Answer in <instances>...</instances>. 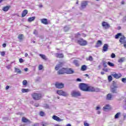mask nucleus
Returning a JSON list of instances; mask_svg holds the SVG:
<instances>
[{
	"label": "nucleus",
	"instance_id": "obj_1",
	"mask_svg": "<svg viewBox=\"0 0 126 126\" xmlns=\"http://www.w3.org/2000/svg\"><path fill=\"white\" fill-rule=\"evenodd\" d=\"M31 96L32 99L35 101H38V100H41L42 99L43 95L41 93H33L32 94Z\"/></svg>",
	"mask_w": 126,
	"mask_h": 126
},
{
	"label": "nucleus",
	"instance_id": "obj_2",
	"mask_svg": "<svg viewBox=\"0 0 126 126\" xmlns=\"http://www.w3.org/2000/svg\"><path fill=\"white\" fill-rule=\"evenodd\" d=\"M79 88L80 90H82V91L87 92L88 91V84L81 83L79 85Z\"/></svg>",
	"mask_w": 126,
	"mask_h": 126
},
{
	"label": "nucleus",
	"instance_id": "obj_3",
	"mask_svg": "<svg viewBox=\"0 0 126 126\" xmlns=\"http://www.w3.org/2000/svg\"><path fill=\"white\" fill-rule=\"evenodd\" d=\"M118 87L116 85V82H113L112 85L110 87V91L112 93L114 94H118V90H117Z\"/></svg>",
	"mask_w": 126,
	"mask_h": 126
},
{
	"label": "nucleus",
	"instance_id": "obj_4",
	"mask_svg": "<svg viewBox=\"0 0 126 126\" xmlns=\"http://www.w3.org/2000/svg\"><path fill=\"white\" fill-rule=\"evenodd\" d=\"M55 70H59L58 72V74H63V64H59L58 65H57L55 67Z\"/></svg>",
	"mask_w": 126,
	"mask_h": 126
},
{
	"label": "nucleus",
	"instance_id": "obj_5",
	"mask_svg": "<svg viewBox=\"0 0 126 126\" xmlns=\"http://www.w3.org/2000/svg\"><path fill=\"white\" fill-rule=\"evenodd\" d=\"M71 96L74 98H77V97H80L81 96V93L79 91H72L71 92Z\"/></svg>",
	"mask_w": 126,
	"mask_h": 126
},
{
	"label": "nucleus",
	"instance_id": "obj_6",
	"mask_svg": "<svg viewBox=\"0 0 126 126\" xmlns=\"http://www.w3.org/2000/svg\"><path fill=\"white\" fill-rule=\"evenodd\" d=\"M64 73H66V74H73L74 73V70L72 69L71 68H63Z\"/></svg>",
	"mask_w": 126,
	"mask_h": 126
},
{
	"label": "nucleus",
	"instance_id": "obj_7",
	"mask_svg": "<svg viewBox=\"0 0 126 126\" xmlns=\"http://www.w3.org/2000/svg\"><path fill=\"white\" fill-rule=\"evenodd\" d=\"M78 44L80 45V46H86L87 45V41L83 39V38H80L77 41Z\"/></svg>",
	"mask_w": 126,
	"mask_h": 126
},
{
	"label": "nucleus",
	"instance_id": "obj_8",
	"mask_svg": "<svg viewBox=\"0 0 126 126\" xmlns=\"http://www.w3.org/2000/svg\"><path fill=\"white\" fill-rule=\"evenodd\" d=\"M88 90L87 92L90 91L91 92H95V91H99V89H95V88L91 86H88Z\"/></svg>",
	"mask_w": 126,
	"mask_h": 126
},
{
	"label": "nucleus",
	"instance_id": "obj_9",
	"mask_svg": "<svg viewBox=\"0 0 126 126\" xmlns=\"http://www.w3.org/2000/svg\"><path fill=\"white\" fill-rule=\"evenodd\" d=\"M55 87H56V88H58L59 89H61V88H63V84L62 83L56 82L55 83Z\"/></svg>",
	"mask_w": 126,
	"mask_h": 126
},
{
	"label": "nucleus",
	"instance_id": "obj_10",
	"mask_svg": "<svg viewBox=\"0 0 126 126\" xmlns=\"http://www.w3.org/2000/svg\"><path fill=\"white\" fill-rule=\"evenodd\" d=\"M52 119L54 120V121H56V122H63V120L61 119L60 117L56 116V115H53L52 116Z\"/></svg>",
	"mask_w": 126,
	"mask_h": 126
},
{
	"label": "nucleus",
	"instance_id": "obj_11",
	"mask_svg": "<svg viewBox=\"0 0 126 126\" xmlns=\"http://www.w3.org/2000/svg\"><path fill=\"white\" fill-rule=\"evenodd\" d=\"M102 26L103 27L105 28V29H109V28H110V27H111L110 25H109V24H108V23H107L106 22H103Z\"/></svg>",
	"mask_w": 126,
	"mask_h": 126
},
{
	"label": "nucleus",
	"instance_id": "obj_12",
	"mask_svg": "<svg viewBox=\"0 0 126 126\" xmlns=\"http://www.w3.org/2000/svg\"><path fill=\"white\" fill-rule=\"evenodd\" d=\"M22 122L24 123H28L29 124H31V121H30V120L26 118L25 117H23L22 118Z\"/></svg>",
	"mask_w": 126,
	"mask_h": 126
},
{
	"label": "nucleus",
	"instance_id": "obj_13",
	"mask_svg": "<svg viewBox=\"0 0 126 126\" xmlns=\"http://www.w3.org/2000/svg\"><path fill=\"white\" fill-rule=\"evenodd\" d=\"M112 76H113V77L114 78H116V79H119V78H121V77H122V75L121 73L119 74H112Z\"/></svg>",
	"mask_w": 126,
	"mask_h": 126
},
{
	"label": "nucleus",
	"instance_id": "obj_14",
	"mask_svg": "<svg viewBox=\"0 0 126 126\" xmlns=\"http://www.w3.org/2000/svg\"><path fill=\"white\" fill-rule=\"evenodd\" d=\"M108 50H109V45L104 44L102 48V51L103 52H107Z\"/></svg>",
	"mask_w": 126,
	"mask_h": 126
},
{
	"label": "nucleus",
	"instance_id": "obj_15",
	"mask_svg": "<svg viewBox=\"0 0 126 126\" xmlns=\"http://www.w3.org/2000/svg\"><path fill=\"white\" fill-rule=\"evenodd\" d=\"M119 42L121 43V44H125V43L126 42V37H125L124 35L122 36L119 40Z\"/></svg>",
	"mask_w": 126,
	"mask_h": 126
},
{
	"label": "nucleus",
	"instance_id": "obj_16",
	"mask_svg": "<svg viewBox=\"0 0 126 126\" xmlns=\"http://www.w3.org/2000/svg\"><path fill=\"white\" fill-rule=\"evenodd\" d=\"M73 63L75 65V66H79L80 64L79 63V61L77 60H74L73 61Z\"/></svg>",
	"mask_w": 126,
	"mask_h": 126
},
{
	"label": "nucleus",
	"instance_id": "obj_17",
	"mask_svg": "<svg viewBox=\"0 0 126 126\" xmlns=\"http://www.w3.org/2000/svg\"><path fill=\"white\" fill-rule=\"evenodd\" d=\"M87 5V1H84L82 3L81 6L80 7V9H84L85 7H86Z\"/></svg>",
	"mask_w": 126,
	"mask_h": 126
},
{
	"label": "nucleus",
	"instance_id": "obj_18",
	"mask_svg": "<svg viewBox=\"0 0 126 126\" xmlns=\"http://www.w3.org/2000/svg\"><path fill=\"white\" fill-rule=\"evenodd\" d=\"M113 99V95L111 94H108L106 96V100L111 101Z\"/></svg>",
	"mask_w": 126,
	"mask_h": 126
},
{
	"label": "nucleus",
	"instance_id": "obj_19",
	"mask_svg": "<svg viewBox=\"0 0 126 126\" xmlns=\"http://www.w3.org/2000/svg\"><path fill=\"white\" fill-rule=\"evenodd\" d=\"M10 7H11V6H10V5L4 6L3 7V8L2 9V10H3V11H5V12L8 11V10H9V8H10Z\"/></svg>",
	"mask_w": 126,
	"mask_h": 126
},
{
	"label": "nucleus",
	"instance_id": "obj_20",
	"mask_svg": "<svg viewBox=\"0 0 126 126\" xmlns=\"http://www.w3.org/2000/svg\"><path fill=\"white\" fill-rule=\"evenodd\" d=\"M41 22L45 25H48V24H49V23L48 22V19H42L41 20Z\"/></svg>",
	"mask_w": 126,
	"mask_h": 126
},
{
	"label": "nucleus",
	"instance_id": "obj_21",
	"mask_svg": "<svg viewBox=\"0 0 126 126\" xmlns=\"http://www.w3.org/2000/svg\"><path fill=\"white\" fill-rule=\"evenodd\" d=\"M27 14H28V10L26 9L23 10L22 13V17H25Z\"/></svg>",
	"mask_w": 126,
	"mask_h": 126
},
{
	"label": "nucleus",
	"instance_id": "obj_22",
	"mask_svg": "<svg viewBox=\"0 0 126 126\" xmlns=\"http://www.w3.org/2000/svg\"><path fill=\"white\" fill-rule=\"evenodd\" d=\"M39 56L42 59V60H44V61H47L48 59L47 58V57H46V55L44 54H39Z\"/></svg>",
	"mask_w": 126,
	"mask_h": 126
},
{
	"label": "nucleus",
	"instance_id": "obj_23",
	"mask_svg": "<svg viewBox=\"0 0 126 126\" xmlns=\"http://www.w3.org/2000/svg\"><path fill=\"white\" fill-rule=\"evenodd\" d=\"M35 18H36V17L35 16L29 17L28 19V21L29 22H32V21H34V20H35Z\"/></svg>",
	"mask_w": 126,
	"mask_h": 126
},
{
	"label": "nucleus",
	"instance_id": "obj_24",
	"mask_svg": "<svg viewBox=\"0 0 126 126\" xmlns=\"http://www.w3.org/2000/svg\"><path fill=\"white\" fill-rule=\"evenodd\" d=\"M101 45H102V41L101 40H98L95 45V47H96V48H98L99 47H100Z\"/></svg>",
	"mask_w": 126,
	"mask_h": 126
},
{
	"label": "nucleus",
	"instance_id": "obj_25",
	"mask_svg": "<svg viewBox=\"0 0 126 126\" xmlns=\"http://www.w3.org/2000/svg\"><path fill=\"white\" fill-rule=\"evenodd\" d=\"M126 61V58L123 57L118 60V63H124Z\"/></svg>",
	"mask_w": 126,
	"mask_h": 126
},
{
	"label": "nucleus",
	"instance_id": "obj_26",
	"mask_svg": "<svg viewBox=\"0 0 126 126\" xmlns=\"http://www.w3.org/2000/svg\"><path fill=\"white\" fill-rule=\"evenodd\" d=\"M30 92V90L29 89H22V93H28V92Z\"/></svg>",
	"mask_w": 126,
	"mask_h": 126
},
{
	"label": "nucleus",
	"instance_id": "obj_27",
	"mask_svg": "<svg viewBox=\"0 0 126 126\" xmlns=\"http://www.w3.org/2000/svg\"><path fill=\"white\" fill-rule=\"evenodd\" d=\"M23 37H24V35L23 34H20L18 36V39L20 40V41H22L23 40Z\"/></svg>",
	"mask_w": 126,
	"mask_h": 126
},
{
	"label": "nucleus",
	"instance_id": "obj_28",
	"mask_svg": "<svg viewBox=\"0 0 126 126\" xmlns=\"http://www.w3.org/2000/svg\"><path fill=\"white\" fill-rule=\"evenodd\" d=\"M56 58H59V59L63 58V54L58 53L56 54Z\"/></svg>",
	"mask_w": 126,
	"mask_h": 126
},
{
	"label": "nucleus",
	"instance_id": "obj_29",
	"mask_svg": "<svg viewBox=\"0 0 126 126\" xmlns=\"http://www.w3.org/2000/svg\"><path fill=\"white\" fill-rule=\"evenodd\" d=\"M70 29V27H69V26H66L64 27L63 30L64 32H67V31H68V30H69Z\"/></svg>",
	"mask_w": 126,
	"mask_h": 126
},
{
	"label": "nucleus",
	"instance_id": "obj_30",
	"mask_svg": "<svg viewBox=\"0 0 126 126\" xmlns=\"http://www.w3.org/2000/svg\"><path fill=\"white\" fill-rule=\"evenodd\" d=\"M87 69V66L85 65H83L82 66L81 68V70H82V71H85V70H86Z\"/></svg>",
	"mask_w": 126,
	"mask_h": 126
},
{
	"label": "nucleus",
	"instance_id": "obj_31",
	"mask_svg": "<svg viewBox=\"0 0 126 126\" xmlns=\"http://www.w3.org/2000/svg\"><path fill=\"white\" fill-rule=\"evenodd\" d=\"M15 71L19 74L21 73V70H20V69L17 67H15Z\"/></svg>",
	"mask_w": 126,
	"mask_h": 126
},
{
	"label": "nucleus",
	"instance_id": "obj_32",
	"mask_svg": "<svg viewBox=\"0 0 126 126\" xmlns=\"http://www.w3.org/2000/svg\"><path fill=\"white\" fill-rule=\"evenodd\" d=\"M22 83H23V85L25 87H26V86H27V84H28V83L27 82V80H24L23 81Z\"/></svg>",
	"mask_w": 126,
	"mask_h": 126
},
{
	"label": "nucleus",
	"instance_id": "obj_33",
	"mask_svg": "<svg viewBox=\"0 0 126 126\" xmlns=\"http://www.w3.org/2000/svg\"><path fill=\"white\" fill-rule=\"evenodd\" d=\"M110 109V105L107 104L104 107H103V110L104 111H105V110H109Z\"/></svg>",
	"mask_w": 126,
	"mask_h": 126
},
{
	"label": "nucleus",
	"instance_id": "obj_34",
	"mask_svg": "<svg viewBox=\"0 0 126 126\" xmlns=\"http://www.w3.org/2000/svg\"><path fill=\"white\" fill-rule=\"evenodd\" d=\"M39 116H40V117H45L46 116V114L44 111H40L39 112Z\"/></svg>",
	"mask_w": 126,
	"mask_h": 126
},
{
	"label": "nucleus",
	"instance_id": "obj_35",
	"mask_svg": "<svg viewBox=\"0 0 126 126\" xmlns=\"http://www.w3.org/2000/svg\"><path fill=\"white\" fill-rule=\"evenodd\" d=\"M57 93L59 95H63V91H57Z\"/></svg>",
	"mask_w": 126,
	"mask_h": 126
},
{
	"label": "nucleus",
	"instance_id": "obj_36",
	"mask_svg": "<svg viewBox=\"0 0 126 126\" xmlns=\"http://www.w3.org/2000/svg\"><path fill=\"white\" fill-rule=\"evenodd\" d=\"M121 115V112H118L115 115V119H119V117H120V115Z\"/></svg>",
	"mask_w": 126,
	"mask_h": 126
},
{
	"label": "nucleus",
	"instance_id": "obj_37",
	"mask_svg": "<svg viewBox=\"0 0 126 126\" xmlns=\"http://www.w3.org/2000/svg\"><path fill=\"white\" fill-rule=\"evenodd\" d=\"M120 36H122V33H118L115 35V39H119Z\"/></svg>",
	"mask_w": 126,
	"mask_h": 126
},
{
	"label": "nucleus",
	"instance_id": "obj_38",
	"mask_svg": "<svg viewBox=\"0 0 126 126\" xmlns=\"http://www.w3.org/2000/svg\"><path fill=\"white\" fill-rule=\"evenodd\" d=\"M108 80L109 82H111V81H112V80H113V77H112L111 75L108 76Z\"/></svg>",
	"mask_w": 126,
	"mask_h": 126
},
{
	"label": "nucleus",
	"instance_id": "obj_39",
	"mask_svg": "<svg viewBox=\"0 0 126 126\" xmlns=\"http://www.w3.org/2000/svg\"><path fill=\"white\" fill-rule=\"evenodd\" d=\"M107 64H108V65H109V66H115V64L110 62H108L107 63Z\"/></svg>",
	"mask_w": 126,
	"mask_h": 126
},
{
	"label": "nucleus",
	"instance_id": "obj_40",
	"mask_svg": "<svg viewBox=\"0 0 126 126\" xmlns=\"http://www.w3.org/2000/svg\"><path fill=\"white\" fill-rule=\"evenodd\" d=\"M43 68H44V67L43 66V65L42 64L39 65V66H38L39 70H42V69H43Z\"/></svg>",
	"mask_w": 126,
	"mask_h": 126
},
{
	"label": "nucleus",
	"instance_id": "obj_41",
	"mask_svg": "<svg viewBox=\"0 0 126 126\" xmlns=\"http://www.w3.org/2000/svg\"><path fill=\"white\" fill-rule=\"evenodd\" d=\"M102 63L104 67H107V62L106 61H102Z\"/></svg>",
	"mask_w": 126,
	"mask_h": 126
},
{
	"label": "nucleus",
	"instance_id": "obj_42",
	"mask_svg": "<svg viewBox=\"0 0 126 126\" xmlns=\"http://www.w3.org/2000/svg\"><path fill=\"white\" fill-rule=\"evenodd\" d=\"M33 34H34V35H38V31H37V30H34L33 31Z\"/></svg>",
	"mask_w": 126,
	"mask_h": 126
},
{
	"label": "nucleus",
	"instance_id": "obj_43",
	"mask_svg": "<svg viewBox=\"0 0 126 126\" xmlns=\"http://www.w3.org/2000/svg\"><path fill=\"white\" fill-rule=\"evenodd\" d=\"M87 61H90V62H92V61H93V57H92V56H90L89 57V59H87Z\"/></svg>",
	"mask_w": 126,
	"mask_h": 126
},
{
	"label": "nucleus",
	"instance_id": "obj_44",
	"mask_svg": "<svg viewBox=\"0 0 126 126\" xmlns=\"http://www.w3.org/2000/svg\"><path fill=\"white\" fill-rule=\"evenodd\" d=\"M111 58L112 59H115V58H116V55L115 54V53H112L111 55Z\"/></svg>",
	"mask_w": 126,
	"mask_h": 126
},
{
	"label": "nucleus",
	"instance_id": "obj_45",
	"mask_svg": "<svg viewBox=\"0 0 126 126\" xmlns=\"http://www.w3.org/2000/svg\"><path fill=\"white\" fill-rule=\"evenodd\" d=\"M0 55L2 57H4V56H5V52L4 51L1 52Z\"/></svg>",
	"mask_w": 126,
	"mask_h": 126
},
{
	"label": "nucleus",
	"instance_id": "obj_46",
	"mask_svg": "<svg viewBox=\"0 0 126 126\" xmlns=\"http://www.w3.org/2000/svg\"><path fill=\"white\" fill-rule=\"evenodd\" d=\"M122 81L123 82V83H126V78H123L122 79Z\"/></svg>",
	"mask_w": 126,
	"mask_h": 126
},
{
	"label": "nucleus",
	"instance_id": "obj_47",
	"mask_svg": "<svg viewBox=\"0 0 126 126\" xmlns=\"http://www.w3.org/2000/svg\"><path fill=\"white\" fill-rule=\"evenodd\" d=\"M63 96L65 97H66L67 96H68V94H67L66 92H63Z\"/></svg>",
	"mask_w": 126,
	"mask_h": 126
},
{
	"label": "nucleus",
	"instance_id": "obj_48",
	"mask_svg": "<svg viewBox=\"0 0 126 126\" xmlns=\"http://www.w3.org/2000/svg\"><path fill=\"white\" fill-rule=\"evenodd\" d=\"M41 125L42 126H48V124H47L46 123L42 122Z\"/></svg>",
	"mask_w": 126,
	"mask_h": 126
},
{
	"label": "nucleus",
	"instance_id": "obj_49",
	"mask_svg": "<svg viewBox=\"0 0 126 126\" xmlns=\"http://www.w3.org/2000/svg\"><path fill=\"white\" fill-rule=\"evenodd\" d=\"M84 126H89V124H88V123L85 122L84 123Z\"/></svg>",
	"mask_w": 126,
	"mask_h": 126
},
{
	"label": "nucleus",
	"instance_id": "obj_50",
	"mask_svg": "<svg viewBox=\"0 0 126 126\" xmlns=\"http://www.w3.org/2000/svg\"><path fill=\"white\" fill-rule=\"evenodd\" d=\"M23 62H24V61L23 60V59L22 58H20L19 59V62L20 63H23Z\"/></svg>",
	"mask_w": 126,
	"mask_h": 126
},
{
	"label": "nucleus",
	"instance_id": "obj_51",
	"mask_svg": "<svg viewBox=\"0 0 126 126\" xmlns=\"http://www.w3.org/2000/svg\"><path fill=\"white\" fill-rule=\"evenodd\" d=\"M76 81H78V82H81L82 80H81V79H80V78H77V79H76Z\"/></svg>",
	"mask_w": 126,
	"mask_h": 126
},
{
	"label": "nucleus",
	"instance_id": "obj_52",
	"mask_svg": "<svg viewBox=\"0 0 126 126\" xmlns=\"http://www.w3.org/2000/svg\"><path fill=\"white\" fill-rule=\"evenodd\" d=\"M102 70H103V71H105L106 72H108V69L107 68H103Z\"/></svg>",
	"mask_w": 126,
	"mask_h": 126
},
{
	"label": "nucleus",
	"instance_id": "obj_53",
	"mask_svg": "<svg viewBox=\"0 0 126 126\" xmlns=\"http://www.w3.org/2000/svg\"><path fill=\"white\" fill-rule=\"evenodd\" d=\"M100 109H101V108L100 107V106H97V107H96L95 110H96V111H98V110H100Z\"/></svg>",
	"mask_w": 126,
	"mask_h": 126
},
{
	"label": "nucleus",
	"instance_id": "obj_54",
	"mask_svg": "<svg viewBox=\"0 0 126 126\" xmlns=\"http://www.w3.org/2000/svg\"><path fill=\"white\" fill-rule=\"evenodd\" d=\"M39 106H40L39 103H35L34 104V107H39Z\"/></svg>",
	"mask_w": 126,
	"mask_h": 126
},
{
	"label": "nucleus",
	"instance_id": "obj_55",
	"mask_svg": "<svg viewBox=\"0 0 126 126\" xmlns=\"http://www.w3.org/2000/svg\"><path fill=\"white\" fill-rule=\"evenodd\" d=\"M2 47H3V48H5L6 47V44L3 43L2 44Z\"/></svg>",
	"mask_w": 126,
	"mask_h": 126
},
{
	"label": "nucleus",
	"instance_id": "obj_56",
	"mask_svg": "<svg viewBox=\"0 0 126 126\" xmlns=\"http://www.w3.org/2000/svg\"><path fill=\"white\" fill-rule=\"evenodd\" d=\"M39 126V124L38 123H35L32 125V126Z\"/></svg>",
	"mask_w": 126,
	"mask_h": 126
},
{
	"label": "nucleus",
	"instance_id": "obj_57",
	"mask_svg": "<svg viewBox=\"0 0 126 126\" xmlns=\"http://www.w3.org/2000/svg\"><path fill=\"white\" fill-rule=\"evenodd\" d=\"M8 89H9V86H6L5 88L6 90H8Z\"/></svg>",
	"mask_w": 126,
	"mask_h": 126
},
{
	"label": "nucleus",
	"instance_id": "obj_58",
	"mask_svg": "<svg viewBox=\"0 0 126 126\" xmlns=\"http://www.w3.org/2000/svg\"><path fill=\"white\" fill-rule=\"evenodd\" d=\"M124 46L125 48L126 49V42L124 43Z\"/></svg>",
	"mask_w": 126,
	"mask_h": 126
},
{
	"label": "nucleus",
	"instance_id": "obj_59",
	"mask_svg": "<svg viewBox=\"0 0 126 126\" xmlns=\"http://www.w3.org/2000/svg\"><path fill=\"white\" fill-rule=\"evenodd\" d=\"M97 114H98V115H100V114H101V111H98L97 112Z\"/></svg>",
	"mask_w": 126,
	"mask_h": 126
},
{
	"label": "nucleus",
	"instance_id": "obj_60",
	"mask_svg": "<svg viewBox=\"0 0 126 126\" xmlns=\"http://www.w3.org/2000/svg\"><path fill=\"white\" fill-rule=\"evenodd\" d=\"M25 57H28V53H25Z\"/></svg>",
	"mask_w": 126,
	"mask_h": 126
},
{
	"label": "nucleus",
	"instance_id": "obj_61",
	"mask_svg": "<svg viewBox=\"0 0 126 126\" xmlns=\"http://www.w3.org/2000/svg\"><path fill=\"white\" fill-rule=\"evenodd\" d=\"M25 71H28V68H26L24 69Z\"/></svg>",
	"mask_w": 126,
	"mask_h": 126
},
{
	"label": "nucleus",
	"instance_id": "obj_62",
	"mask_svg": "<svg viewBox=\"0 0 126 126\" xmlns=\"http://www.w3.org/2000/svg\"><path fill=\"white\" fill-rule=\"evenodd\" d=\"M100 73L102 75H104V74H105V72H101Z\"/></svg>",
	"mask_w": 126,
	"mask_h": 126
},
{
	"label": "nucleus",
	"instance_id": "obj_63",
	"mask_svg": "<svg viewBox=\"0 0 126 126\" xmlns=\"http://www.w3.org/2000/svg\"><path fill=\"white\" fill-rule=\"evenodd\" d=\"M121 4H125V1H122L121 2Z\"/></svg>",
	"mask_w": 126,
	"mask_h": 126
},
{
	"label": "nucleus",
	"instance_id": "obj_64",
	"mask_svg": "<svg viewBox=\"0 0 126 126\" xmlns=\"http://www.w3.org/2000/svg\"><path fill=\"white\" fill-rule=\"evenodd\" d=\"M66 126H71V125L68 124H67Z\"/></svg>",
	"mask_w": 126,
	"mask_h": 126
}]
</instances>
